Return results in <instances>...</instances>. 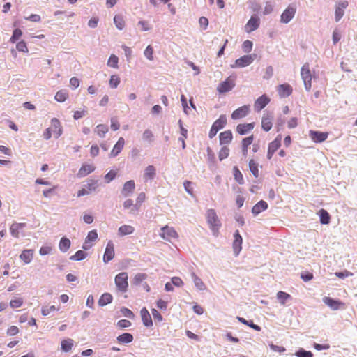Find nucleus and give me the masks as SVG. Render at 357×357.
Returning a JSON list of instances; mask_svg holds the SVG:
<instances>
[{
    "label": "nucleus",
    "instance_id": "nucleus-45",
    "mask_svg": "<svg viewBox=\"0 0 357 357\" xmlns=\"http://www.w3.org/2000/svg\"><path fill=\"white\" fill-rule=\"evenodd\" d=\"M192 278L193 279L195 286L199 290H204L205 289L206 286H205L204 283L195 273H192Z\"/></svg>",
    "mask_w": 357,
    "mask_h": 357
},
{
    "label": "nucleus",
    "instance_id": "nucleus-55",
    "mask_svg": "<svg viewBox=\"0 0 357 357\" xmlns=\"http://www.w3.org/2000/svg\"><path fill=\"white\" fill-rule=\"evenodd\" d=\"M144 56L149 60L153 61V48L151 45H148L146 48L144 50Z\"/></svg>",
    "mask_w": 357,
    "mask_h": 357
},
{
    "label": "nucleus",
    "instance_id": "nucleus-29",
    "mask_svg": "<svg viewBox=\"0 0 357 357\" xmlns=\"http://www.w3.org/2000/svg\"><path fill=\"white\" fill-rule=\"evenodd\" d=\"M135 231V228L131 225H123L118 229V234L121 236L132 234Z\"/></svg>",
    "mask_w": 357,
    "mask_h": 357
},
{
    "label": "nucleus",
    "instance_id": "nucleus-9",
    "mask_svg": "<svg viewBox=\"0 0 357 357\" xmlns=\"http://www.w3.org/2000/svg\"><path fill=\"white\" fill-rule=\"evenodd\" d=\"M250 111V107L248 105H245L235 109L231 115L234 120L241 119L245 117Z\"/></svg>",
    "mask_w": 357,
    "mask_h": 357
},
{
    "label": "nucleus",
    "instance_id": "nucleus-64",
    "mask_svg": "<svg viewBox=\"0 0 357 357\" xmlns=\"http://www.w3.org/2000/svg\"><path fill=\"white\" fill-rule=\"evenodd\" d=\"M52 246H50V245L42 246L39 250V253L41 255H46L50 254L52 252Z\"/></svg>",
    "mask_w": 357,
    "mask_h": 357
},
{
    "label": "nucleus",
    "instance_id": "nucleus-34",
    "mask_svg": "<svg viewBox=\"0 0 357 357\" xmlns=\"http://www.w3.org/2000/svg\"><path fill=\"white\" fill-rule=\"evenodd\" d=\"M321 224L327 225L330 222L331 216L325 209H321L318 213Z\"/></svg>",
    "mask_w": 357,
    "mask_h": 357
},
{
    "label": "nucleus",
    "instance_id": "nucleus-10",
    "mask_svg": "<svg viewBox=\"0 0 357 357\" xmlns=\"http://www.w3.org/2000/svg\"><path fill=\"white\" fill-rule=\"evenodd\" d=\"M323 302L333 310H337L344 307V303L343 302L338 300H334L328 296H325L323 298Z\"/></svg>",
    "mask_w": 357,
    "mask_h": 357
},
{
    "label": "nucleus",
    "instance_id": "nucleus-32",
    "mask_svg": "<svg viewBox=\"0 0 357 357\" xmlns=\"http://www.w3.org/2000/svg\"><path fill=\"white\" fill-rule=\"evenodd\" d=\"M248 165L250 171L253 174L255 178H257L259 176L258 163L254 159H250Z\"/></svg>",
    "mask_w": 357,
    "mask_h": 357
},
{
    "label": "nucleus",
    "instance_id": "nucleus-27",
    "mask_svg": "<svg viewBox=\"0 0 357 357\" xmlns=\"http://www.w3.org/2000/svg\"><path fill=\"white\" fill-rule=\"evenodd\" d=\"M267 208L268 204L265 201L261 200L252 207V212L255 215H257L261 212L266 210Z\"/></svg>",
    "mask_w": 357,
    "mask_h": 357
},
{
    "label": "nucleus",
    "instance_id": "nucleus-44",
    "mask_svg": "<svg viewBox=\"0 0 357 357\" xmlns=\"http://www.w3.org/2000/svg\"><path fill=\"white\" fill-rule=\"evenodd\" d=\"M237 319L242 324L250 326V328H253L254 330H255L257 331H261V327L258 325L255 324L252 321H249L245 319L244 318L240 317H238Z\"/></svg>",
    "mask_w": 357,
    "mask_h": 357
},
{
    "label": "nucleus",
    "instance_id": "nucleus-54",
    "mask_svg": "<svg viewBox=\"0 0 357 357\" xmlns=\"http://www.w3.org/2000/svg\"><path fill=\"white\" fill-rule=\"evenodd\" d=\"M253 141H254L253 135H252L248 137L243 138L241 141V147L248 148L249 146L252 144Z\"/></svg>",
    "mask_w": 357,
    "mask_h": 357
},
{
    "label": "nucleus",
    "instance_id": "nucleus-5",
    "mask_svg": "<svg viewBox=\"0 0 357 357\" xmlns=\"http://www.w3.org/2000/svg\"><path fill=\"white\" fill-rule=\"evenodd\" d=\"M235 86V77L229 76L225 81L219 84L217 91L219 93L230 91Z\"/></svg>",
    "mask_w": 357,
    "mask_h": 357
},
{
    "label": "nucleus",
    "instance_id": "nucleus-59",
    "mask_svg": "<svg viewBox=\"0 0 357 357\" xmlns=\"http://www.w3.org/2000/svg\"><path fill=\"white\" fill-rule=\"evenodd\" d=\"M142 138L146 141L151 142L153 138V134L152 131L149 129L144 130L142 135Z\"/></svg>",
    "mask_w": 357,
    "mask_h": 357
},
{
    "label": "nucleus",
    "instance_id": "nucleus-16",
    "mask_svg": "<svg viewBox=\"0 0 357 357\" xmlns=\"http://www.w3.org/2000/svg\"><path fill=\"white\" fill-rule=\"evenodd\" d=\"M96 169L95 166L93 164L84 163L78 171L77 176L79 178L85 177L89 174L94 172Z\"/></svg>",
    "mask_w": 357,
    "mask_h": 357
},
{
    "label": "nucleus",
    "instance_id": "nucleus-40",
    "mask_svg": "<svg viewBox=\"0 0 357 357\" xmlns=\"http://www.w3.org/2000/svg\"><path fill=\"white\" fill-rule=\"evenodd\" d=\"M73 347V340L71 339L63 340L61 343L62 351L68 352L72 349Z\"/></svg>",
    "mask_w": 357,
    "mask_h": 357
},
{
    "label": "nucleus",
    "instance_id": "nucleus-53",
    "mask_svg": "<svg viewBox=\"0 0 357 357\" xmlns=\"http://www.w3.org/2000/svg\"><path fill=\"white\" fill-rule=\"evenodd\" d=\"M23 304V300L21 298H16L15 299H12L10 301V306L12 308H18L20 307Z\"/></svg>",
    "mask_w": 357,
    "mask_h": 357
},
{
    "label": "nucleus",
    "instance_id": "nucleus-48",
    "mask_svg": "<svg viewBox=\"0 0 357 357\" xmlns=\"http://www.w3.org/2000/svg\"><path fill=\"white\" fill-rule=\"evenodd\" d=\"M118 62H119L118 57L114 54H112L108 59L107 65L112 68H118Z\"/></svg>",
    "mask_w": 357,
    "mask_h": 357
},
{
    "label": "nucleus",
    "instance_id": "nucleus-41",
    "mask_svg": "<svg viewBox=\"0 0 357 357\" xmlns=\"http://www.w3.org/2000/svg\"><path fill=\"white\" fill-rule=\"evenodd\" d=\"M291 298V295L284 291H280L277 293V298L281 305H285L286 301Z\"/></svg>",
    "mask_w": 357,
    "mask_h": 357
},
{
    "label": "nucleus",
    "instance_id": "nucleus-28",
    "mask_svg": "<svg viewBox=\"0 0 357 357\" xmlns=\"http://www.w3.org/2000/svg\"><path fill=\"white\" fill-rule=\"evenodd\" d=\"M25 227V223H17L14 222L11 225L10 231L13 236L15 238L19 237L20 231Z\"/></svg>",
    "mask_w": 357,
    "mask_h": 357
},
{
    "label": "nucleus",
    "instance_id": "nucleus-11",
    "mask_svg": "<svg viewBox=\"0 0 357 357\" xmlns=\"http://www.w3.org/2000/svg\"><path fill=\"white\" fill-rule=\"evenodd\" d=\"M349 2L347 0L339 2L335 6V22H339L343 17L344 12V10L348 6Z\"/></svg>",
    "mask_w": 357,
    "mask_h": 357
},
{
    "label": "nucleus",
    "instance_id": "nucleus-50",
    "mask_svg": "<svg viewBox=\"0 0 357 357\" xmlns=\"http://www.w3.org/2000/svg\"><path fill=\"white\" fill-rule=\"evenodd\" d=\"M120 83V78L116 75H113L110 77L109 86L112 89H116Z\"/></svg>",
    "mask_w": 357,
    "mask_h": 357
},
{
    "label": "nucleus",
    "instance_id": "nucleus-1",
    "mask_svg": "<svg viewBox=\"0 0 357 357\" xmlns=\"http://www.w3.org/2000/svg\"><path fill=\"white\" fill-rule=\"evenodd\" d=\"M206 218L213 234L218 236L222 224L215 211L212 208L208 209L206 213Z\"/></svg>",
    "mask_w": 357,
    "mask_h": 357
},
{
    "label": "nucleus",
    "instance_id": "nucleus-7",
    "mask_svg": "<svg viewBox=\"0 0 357 357\" xmlns=\"http://www.w3.org/2000/svg\"><path fill=\"white\" fill-rule=\"evenodd\" d=\"M160 236L165 240L170 241L172 239H176L178 237V233L176 230L167 225L161 228V233Z\"/></svg>",
    "mask_w": 357,
    "mask_h": 357
},
{
    "label": "nucleus",
    "instance_id": "nucleus-22",
    "mask_svg": "<svg viewBox=\"0 0 357 357\" xmlns=\"http://www.w3.org/2000/svg\"><path fill=\"white\" fill-rule=\"evenodd\" d=\"M98 238V233H97V231L93 229V230H91L90 231L89 233H88V235L85 239V241L84 243V245L82 246V248L84 250H88L89 249L92 245H90L89 244V242L91 241H95L96 239Z\"/></svg>",
    "mask_w": 357,
    "mask_h": 357
},
{
    "label": "nucleus",
    "instance_id": "nucleus-19",
    "mask_svg": "<svg viewBox=\"0 0 357 357\" xmlns=\"http://www.w3.org/2000/svg\"><path fill=\"white\" fill-rule=\"evenodd\" d=\"M233 139V135L230 130L222 132L219 135V140L220 145H228Z\"/></svg>",
    "mask_w": 357,
    "mask_h": 357
},
{
    "label": "nucleus",
    "instance_id": "nucleus-60",
    "mask_svg": "<svg viewBox=\"0 0 357 357\" xmlns=\"http://www.w3.org/2000/svg\"><path fill=\"white\" fill-rule=\"evenodd\" d=\"M116 325L120 328H125L130 327L131 322L127 319H121L117 322Z\"/></svg>",
    "mask_w": 357,
    "mask_h": 357
},
{
    "label": "nucleus",
    "instance_id": "nucleus-17",
    "mask_svg": "<svg viewBox=\"0 0 357 357\" xmlns=\"http://www.w3.org/2000/svg\"><path fill=\"white\" fill-rule=\"evenodd\" d=\"M234 239L233 241V250H234V254L236 255H238L242 249V243H243L242 237L240 235L239 231L238 230H236L235 231V233L234 234Z\"/></svg>",
    "mask_w": 357,
    "mask_h": 357
},
{
    "label": "nucleus",
    "instance_id": "nucleus-52",
    "mask_svg": "<svg viewBox=\"0 0 357 357\" xmlns=\"http://www.w3.org/2000/svg\"><path fill=\"white\" fill-rule=\"evenodd\" d=\"M22 35V31L20 29H16L13 31V36L10 39V42L15 43Z\"/></svg>",
    "mask_w": 357,
    "mask_h": 357
},
{
    "label": "nucleus",
    "instance_id": "nucleus-39",
    "mask_svg": "<svg viewBox=\"0 0 357 357\" xmlns=\"http://www.w3.org/2000/svg\"><path fill=\"white\" fill-rule=\"evenodd\" d=\"M70 241L67 238L63 237L59 242V247L61 251L65 252L70 248Z\"/></svg>",
    "mask_w": 357,
    "mask_h": 357
},
{
    "label": "nucleus",
    "instance_id": "nucleus-25",
    "mask_svg": "<svg viewBox=\"0 0 357 357\" xmlns=\"http://www.w3.org/2000/svg\"><path fill=\"white\" fill-rule=\"evenodd\" d=\"M125 144V140L123 137H120L110 153L111 157H116L122 151Z\"/></svg>",
    "mask_w": 357,
    "mask_h": 357
},
{
    "label": "nucleus",
    "instance_id": "nucleus-18",
    "mask_svg": "<svg viewBox=\"0 0 357 357\" xmlns=\"http://www.w3.org/2000/svg\"><path fill=\"white\" fill-rule=\"evenodd\" d=\"M259 26V19L257 16H252L250 19L247 22L245 29L246 32L250 33L257 29H258Z\"/></svg>",
    "mask_w": 357,
    "mask_h": 357
},
{
    "label": "nucleus",
    "instance_id": "nucleus-63",
    "mask_svg": "<svg viewBox=\"0 0 357 357\" xmlns=\"http://www.w3.org/2000/svg\"><path fill=\"white\" fill-rule=\"evenodd\" d=\"M19 333V328L16 326H10L6 331V333L9 336H13Z\"/></svg>",
    "mask_w": 357,
    "mask_h": 357
},
{
    "label": "nucleus",
    "instance_id": "nucleus-43",
    "mask_svg": "<svg viewBox=\"0 0 357 357\" xmlns=\"http://www.w3.org/2000/svg\"><path fill=\"white\" fill-rule=\"evenodd\" d=\"M233 173H234V179L236 180V181L241 185L243 184L244 183L243 176V174L241 172V171L238 169V167H234Z\"/></svg>",
    "mask_w": 357,
    "mask_h": 357
},
{
    "label": "nucleus",
    "instance_id": "nucleus-2",
    "mask_svg": "<svg viewBox=\"0 0 357 357\" xmlns=\"http://www.w3.org/2000/svg\"><path fill=\"white\" fill-rule=\"evenodd\" d=\"M115 285L119 291L125 293L128 289V275L126 272L117 274L114 278Z\"/></svg>",
    "mask_w": 357,
    "mask_h": 357
},
{
    "label": "nucleus",
    "instance_id": "nucleus-56",
    "mask_svg": "<svg viewBox=\"0 0 357 357\" xmlns=\"http://www.w3.org/2000/svg\"><path fill=\"white\" fill-rule=\"evenodd\" d=\"M297 357H313V354L311 351H305L303 349H299L295 354Z\"/></svg>",
    "mask_w": 357,
    "mask_h": 357
},
{
    "label": "nucleus",
    "instance_id": "nucleus-8",
    "mask_svg": "<svg viewBox=\"0 0 357 357\" xmlns=\"http://www.w3.org/2000/svg\"><path fill=\"white\" fill-rule=\"evenodd\" d=\"M296 12L295 6L289 5L282 13L280 22L284 24L289 22L294 17Z\"/></svg>",
    "mask_w": 357,
    "mask_h": 357
},
{
    "label": "nucleus",
    "instance_id": "nucleus-51",
    "mask_svg": "<svg viewBox=\"0 0 357 357\" xmlns=\"http://www.w3.org/2000/svg\"><path fill=\"white\" fill-rule=\"evenodd\" d=\"M98 187V181L90 179L86 184V189L89 192L95 191Z\"/></svg>",
    "mask_w": 357,
    "mask_h": 357
},
{
    "label": "nucleus",
    "instance_id": "nucleus-21",
    "mask_svg": "<svg viewBox=\"0 0 357 357\" xmlns=\"http://www.w3.org/2000/svg\"><path fill=\"white\" fill-rule=\"evenodd\" d=\"M278 93L281 98H286L292 93V87L289 84H280L278 86Z\"/></svg>",
    "mask_w": 357,
    "mask_h": 357
},
{
    "label": "nucleus",
    "instance_id": "nucleus-47",
    "mask_svg": "<svg viewBox=\"0 0 357 357\" xmlns=\"http://www.w3.org/2000/svg\"><path fill=\"white\" fill-rule=\"evenodd\" d=\"M229 154V149L227 146H222L218 153V158L220 160L227 158Z\"/></svg>",
    "mask_w": 357,
    "mask_h": 357
},
{
    "label": "nucleus",
    "instance_id": "nucleus-42",
    "mask_svg": "<svg viewBox=\"0 0 357 357\" xmlns=\"http://www.w3.org/2000/svg\"><path fill=\"white\" fill-rule=\"evenodd\" d=\"M114 22L116 28L119 30H122L125 26V21L122 15H115L114 17Z\"/></svg>",
    "mask_w": 357,
    "mask_h": 357
},
{
    "label": "nucleus",
    "instance_id": "nucleus-37",
    "mask_svg": "<svg viewBox=\"0 0 357 357\" xmlns=\"http://www.w3.org/2000/svg\"><path fill=\"white\" fill-rule=\"evenodd\" d=\"M68 98V93L66 90H59L56 93L54 98L57 102H63Z\"/></svg>",
    "mask_w": 357,
    "mask_h": 357
},
{
    "label": "nucleus",
    "instance_id": "nucleus-35",
    "mask_svg": "<svg viewBox=\"0 0 357 357\" xmlns=\"http://www.w3.org/2000/svg\"><path fill=\"white\" fill-rule=\"evenodd\" d=\"M20 257L24 263L29 264L33 258V251L31 250H25L21 253Z\"/></svg>",
    "mask_w": 357,
    "mask_h": 357
},
{
    "label": "nucleus",
    "instance_id": "nucleus-12",
    "mask_svg": "<svg viewBox=\"0 0 357 357\" xmlns=\"http://www.w3.org/2000/svg\"><path fill=\"white\" fill-rule=\"evenodd\" d=\"M114 245L112 241H109L106 246L105 253L103 255V261L107 264L114 257Z\"/></svg>",
    "mask_w": 357,
    "mask_h": 357
},
{
    "label": "nucleus",
    "instance_id": "nucleus-3",
    "mask_svg": "<svg viewBox=\"0 0 357 357\" xmlns=\"http://www.w3.org/2000/svg\"><path fill=\"white\" fill-rule=\"evenodd\" d=\"M301 75L304 82L305 89L310 91L312 87V75L310 68V64L305 63L301 69Z\"/></svg>",
    "mask_w": 357,
    "mask_h": 357
},
{
    "label": "nucleus",
    "instance_id": "nucleus-26",
    "mask_svg": "<svg viewBox=\"0 0 357 357\" xmlns=\"http://www.w3.org/2000/svg\"><path fill=\"white\" fill-rule=\"evenodd\" d=\"M140 315H141L142 322L146 326L149 327L153 325V321H152L151 315L146 307H143L141 310Z\"/></svg>",
    "mask_w": 357,
    "mask_h": 357
},
{
    "label": "nucleus",
    "instance_id": "nucleus-24",
    "mask_svg": "<svg viewBox=\"0 0 357 357\" xmlns=\"http://www.w3.org/2000/svg\"><path fill=\"white\" fill-rule=\"evenodd\" d=\"M255 127V123H241L236 126V132L239 135H245L248 132L251 131Z\"/></svg>",
    "mask_w": 357,
    "mask_h": 357
},
{
    "label": "nucleus",
    "instance_id": "nucleus-38",
    "mask_svg": "<svg viewBox=\"0 0 357 357\" xmlns=\"http://www.w3.org/2000/svg\"><path fill=\"white\" fill-rule=\"evenodd\" d=\"M109 131L107 126L99 124L96 127L95 132L100 137H104L105 134Z\"/></svg>",
    "mask_w": 357,
    "mask_h": 357
},
{
    "label": "nucleus",
    "instance_id": "nucleus-46",
    "mask_svg": "<svg viewBox=\"0 0 357 357\" xmlns=\"http://www.w3.org/2000/svg\"><path fill=\"white\" fill-rule=\"evenodd\" d=\"M87 256V254L82 250H78L75 255L70 257V260L80 261L84 259Z\"/></svg>",
    "mask_w": 357,
    "mask_h": 357
},
{
    "label": "nucleus",
    "instance_id": "nucleus-61",
    "mask_svg": "<svg viewBox=\"0 0 357 357\" xmlns=\"http://www.w3.org/2000/svg\"><path fill=\"white\" fill-rule=\"evenodd\" d=\"M116 176V172L114 170H110L106 175L105 176V179L107 183L111 182Z\"/></svg>",
    "mask_w": 357,
    "mask_h": 357
},
{
    "label": "nucleus",
    "instance_id": "nucleus-13",
    "mask_svg": "<svg viewBox=\"0 0 357 357\" xmlns=\"http://www.w3.org/2000/svg\"><path fill=\"white\" fill-rule=\"evenodd\" d=\"M273 116L271 113H266L263 115L261 119V128L262 129L268 132L273 127Z\"/></svg>",
    "mask_w": 357,
    "mask_h": 357
},
{
    "label": "nucleus",
    "instance_id": "nucleus-62",
    "mask_svg": "<svg viewBox=\"0 0 357 357\" xmlns=\"http://www.w3.org/2000/svg\"><path fill=\"white\" fill-rule=\"evenodd\" d=\"M56 310V308L54 305H52L50 307H43L41 310V313L43 316L48 315L51 312Z\"/></svg>",
    "mask_w": 357,
    "mask_h": 357
},
{
    "label": "nucleus",
    "instance_id": "nucleus-4",
    "mask_svg": "<svg viewBox=\"0 0 357 357\" xmlns=\"http://www.w3.org/2000/svg\"><path fill=\"white\" fill-rule=\"evenodd\" d=\"M227 123V119L225 116L221 115L212 125L208 133L209 138H213L217 132L223 128Z\"/></svg>",
    "mask_w": 357,
    "mask_h": 357
},
{
    "label": "nucleus",
    "instance_id": "nucleus-30",
    "mask_svg": "<svg viewBox=\"0 0 357 357\" xmlns=\"http://www.w3.org/2000/svg\"><path fill=\"white\" fill-rule=\"evenodd\" d=\"M117 342L119 344H128L133 340V335L131 333H125L116 337Z\"/></svg>",
    "mask_w": 357,
    "mask_h": 357
},
{
    "label": "nucleus",
    "instance_id": "nucleus-15",
    "mask_svg": "<svg viewBox=\"0 0 357 357\" xmlns=\"http://www.w3.org/2000/svg\"><path fill=\"white\" fill-rule=\"evenodd\" d=\"M270 98L266 94L261 96L254 103L255 109L257 112L261 111L270 102Z\"/></svg>",
    "mask_w": 357,
    "mask_h": 357
},
{
    "label": "nucleus",
    "instance_id": "nucleus-57",
    "mask_svg": "<svg viewBox=\"0 0 357 357\" xmlns=\"http://www.w3.org/2000/svg\"><path fill=\"white\" fill-rule=\"evenodd\" d=\"M16 48L18 51L22 52H28L29 51L26 43L24 40L18 42L16 45Z\"/></svg>",
    "mask_w": 357,
    "mask_h": 357
},
{
    "label": "nucleus",
    "instance_id": "nucleus-36",
    "mask_svg": "<svg viewBox=\"0 0 357 357\" xmlns=\"http://www.w3.org/2000/svg\"><path fill=\"white\" fill-rule=\"evenodd\" d=\"M112 296L110 294L105 293L100 296L98 301V304L100 306H105L112 303Z\"/></svg>",
    "mask_w": 357,
    "mask_h": 357
},
{
    "label": "nucleus",
    "instance_id": "nucleus-23",
    "mask_svg": "<svg viewBox=\"0 0 357 357\" xmlns=\"http://www.w3.org/2000/svg\"><path fill=\"white\" fill-rule=\"evenodd\" d=\"M51 126L52 130L54 132V137L59 138L63 133L62 127L59 119L53 118L51 120Z\"/></svg>",
    "mask_w": 357,
    "mask_h": 357
},
{
    "label": "nucleus",
    "instance_id": "nucleus-49",
    "mask_svg": "<svg viewBox=\"0 0 357 357\" xmlns=\"http://www.w3.org/2000/svg\"><path fill=\"white\" fill-rule=\"evenodd\" d=\"M147 278V275L145 273H137L133 278V284L135 285L139 284L142 281Z\"/></svg>",
    "mask_w": 357,
    "mask_h": 357
},
{
    "label": "nucleus",
    "instance_id": "nucleus-33",
    "mask_svg": "<svg viewBox=\"0 0 357 357\" xmlns=\"http://www.w3.org/2000/svg\"><path fill=\"white\" fill-rule=\"evenodd\" d=\"M281 146V138L278 136L273 141L268 144V149L273 153L280 147Z\"/></svg>",
    "mask_w": 357,
    "mask_h": 357
},
{
    "label": "nucleus",
    "instance_id": "nucleus-14",
    "mask_svg": "<svg viewBox=\"0 0 357 357\" xmlns=\"http://www.w3.org/2000/svg\"><path fill=\"white\" fill-rule=\"evenodd\" d=\"M310 137L315 143L324 142L328 136V132L311 130L309 133Z\"/></svg>",
    "mask_w": 357,
    "mask_h": 357
},
{
    "label": "nucleus",
    "instance_id": "nucleus-20",
    "mask_svg": "<svg viewBox=\"0 0 357 357\" xmlns=\"http://www.w3.org/2000/svg\"><path fill=\"white\" fill-rule=\"evenodd\" d=\"M135 184L133 180H130L126 182L121 190V195L126 197L130 195L135 190Z\"/></svg>",
    "mask_w": 357,
    "mask_h": 357
},
{
    "label": "nucleus",
    "instance_id": "nucleus-58",
    "mask_svg": "<svg viewBox=\"0 0 357 357\" xmlns=\"http://www.w3.org/2000/svg\"><path fill=\"white\" fill-rule=\"evenodd\" d=\"M242 48L244 52L249 53L252 48V42L250 40H245L243 42Z\"/></svg>",
    "mask_w": 357,
    "mask_h": 357
},
{
    "label": "nucleus",
    "instance_id": "nucleus-31",
    "mask_svg": "<svg viewBox=\"0 0 357 357\" xmlns=\"http://www.w3.org/2000/svg\"><path fill=\"white\" fill-rule=\"evenodd\" d=\"M155 176V168L153 165H149L146 167L144 174V178L147 180H152Z\"/></svg>",
    "mask_w": 357,
    "mask_h": 357
},
{
    "label": "nucleus",
    "instance_id": "nucleus-6",
    "mask_svg": "<svg viewBox=\"0 0 357 357\" xmlns=\"http://www.w3.org/2000/svg\"><path fill=\"white\" fill-rule=\"evenodd\" d=\"M255 59V54L243 55L235 61V63L231 65L232 68H244L250 65Z\"/></svg>",
    "mask_w": 357,
    "mask_h": 357
}]
</instances>
